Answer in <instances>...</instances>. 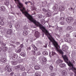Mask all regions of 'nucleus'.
<instances>
[{"instance_id":"obj_12","label":"nucleus","mask_w":76,"mask_h":76,"mask_svg":"<svg viewBox=\"0 0 76 76\" xmlns=\"http://www.w3.org/2000/svg\"><path fill=\"white\" fill-rule=\"evenodd\" d=\"M63 62V60L60 59H58L57 61H56V63L57 64H58L60 63H62Z\"/></svg>"},{"instance_id":"obj_21","label":"nucleus","mask_w":76,"mask_h":76,"mask_svg":"<svg viewBox=\"0 0 76 76\" xmlns=\"http://www.w3.org/2000/svg\"><path fill=\"white\" fill-rule=\"evenodd\" d=\"M11 63L13 64V65H15V64H17L16 62L15 61H12Z\"/></svg>"},{"instance_id":"obj_41","label":"nucleus","mask_w":76,"mask_h":76,"mask_svg":"<svg viewBox=\"0 0 76 76\" xmlns=\"http://www.w3.org/2000/svg\"><path fill=\"white\" fill-rule=\"evenodd\" d=\"M60 19L61 20H64L65 19L64 18V17H61L60 18Z\"/></svg>"},{"instance_id":"obj_15","label":"nucleus","mask_w":76,"mask_h":76,"mask_svg":"<svg viewBox=\"0 0 76 76\" xmlns=\"http://www.w3.org/2000/svg\"><path fill=\"white\" fill-rule=\"evenodd\" d=\"M62 74L63 75H66L67 72L65 70H63L62 72Z\"/></svg>"},{"instance_id":"obj_25","label":"nucleus","mask_w":76,"mask_h":76,"mask_svg":"<svg viewBox=\"0 0 76 76\" xmlns=\"http://www.w3.org/2000/svg\"><path fill=\"white\" fill-rule=\"evenodd\" d=\"M7 71L8 72H11L12 71V69L10 68H9V69H8Z\"/></svg>"},{"instance_id":"obj_39","label":"nucleus","mask_w":76,"mask_h":76,"mask_svg":"<svg viewBox=\"0 0 76 76\" xmlns=\"http://www.w3.org/2000/svg\"><path fill=\"white\" fill-rule=\"evenodd\" d=\"M21 70L22 71H24V70H25V68L24 67H23L22 68H21Z\"/></svg>"},{"instance_id":"obj_19","label":"nucleus","mask_w":76,"mask_h":76,"mask_svg":"<svg viewBox=\"0 0 76 76\" xmlns=\"http://www.w3.org/2000/svg\"><path fill=\"white\" fill-rule=\"evenodd\" d=\"M53 66H52L51 65L49 66V68L51 70V72H53Z\"/></svg>"},{"instance_id":"obj_43","label":"nucleus","mask_w":76,"mask_h":76,"mask_svg":"<svg viewBox=\"0 0 76 76\" xmlns=\"http://www.w3.org/2000/svg\"><path fill=\"white\" fill-rule=\"evenodd\" d=\"M0 72L1 73H2V72H3V69L2 68L0 67Z\"/></svg>"},{"instance_id":"obj_52","label":"nucleus","mask_w":76,"mask_h":76,"mask_svg":"<svg viewBox=\"0 0 76 76\" xmlns=\"http://www.w3.org/2000/svg\"><path fill=\"white\" fill-rule=\"evenodd\" d=\"M42 17V15H41L39 16V18H41Z\"/></svg>"},{"instance_id":"obj_24","label":"nucleus","mask_w":76,"mask_h":76,"mask_svg":"<svg viewBox=\"0 0 76 76\" xmlns=\"http://www.w3.org/2000/svg\"><path fill=\"white\" fill-rule=\"evenodd\" d=\"M47 4V2L46 1H45L42 3V4L43 6H45Z\"/></svg>"},{"instance_id":"obj_37","label":"nucleus","mask_w":76,"mask_h":76,"mask_svg":"<svg viewBox=\"0 0 76 76\" xmlns=\"http://www.w3.org/2000/svg\"><path fill=\"white\" fill-rule=\"evenodd\" d=\"M28 26H25L24 27V29H28Z\"/></svg>"},{"instance_id":"obj_28","label":"nucleus","mask_w":76,"mask_h":76,"mask_svg":"<svg viewBox=\"0 0 76 76\" xmlns=\"http://www.w3.org/2000/svg\"><path fill=\"white\" fill-rule=\"evenodd\" d=\"M55 54H56V53L55 52V51H52V56H54Z\"/></svg>"},{"instance_id":"obj_29","label":"nucleus","mask_w":76,"mask_h":76,"mask_svg":"<svg viewBox=\"0 0 76 76\" xmlns=\"http://www.w3.org/2000/svg\"><path fill=\"white\" fill-rule=\"evenodd\" d=\"M20 55L23 57H25V53H20Z\"/></svg>"},{"instance_id":"obj_49","label":"nucleus","mask_w":76,"mask_h":76,"mask_svg":"<svg viewBox=\"0 0 76 76\" xmlns=\"http://www.w3.org/2000/svg\"><path fill=\"white\" fill-rule=\"evenodd\" d=\"M16 44H17V45H19L20 44V42H16Z\"/></svg>"},{"instance_id":"obj_34","label":"nucleus","mask_w":76,"mask_h":76,"mask_svg":"<svg viewBox=\"0 0 76 76\" xmlns=\"http://www.w3.org/2000/svg\"><path fill=\"white\" fill-rule=\"evenodd\" d=\"M10 67L8 65H7L6 66V67H5V70H7Z\"/></svg>"},{"instance_id":"obj_23","label":"nucleus","mask_w":76,"mask_h":76,"mask_svg":"<svg viewBox=\"0 0 76 76\" xmlns=\"http://www.w3.org/2000/svg\"><path fill=\"white\" fill-rule=\"evenodd\" d=\"M7 50V48L6 47H4V48H3L2 49V51H4V52L6 51Z\"/></svg>"},{"instance_id":"obj_27","label":"nucleus","mask_w":76,"mask_h":76,"mask_svg":"<svg viewBox=\"0 0 76 76\" xmlns=\"http://www.w3.org/2000/svg\"><path fill=\"white\" fill-rule=\"evenodd\" d=\"M42 60L43 62H45L47 61V59L45 58H42Z\"/></svg>"},{"instance_id":"obj_57","label":"nucleus","mask_w":76,"mask_h":76,"mask_svg":"<svg viewBox=\"0 0 76 76\" xmlns=\"http://www.w3.org/2000/svg\"><path fill=\"white\" fill-rule=\"evenodd\" d=\"M3 43V42L2 41H0V44H2Z\"/></svg>"},{"instance_id":"obj_26","label":"nucleus","mask_w":76,"mask_h":76,"mask_svg":"<svg viewBox=\"0 0 76 76\" xmlns=\"http://www.w3.org/2000/svg\"><path fill=\"white\" fill-rule=\"evenodd\" d=\"M15 27L16 28H19V25L18 24H15Z\"/></svg>"},{"instance_id":"obj_50","label":"nucleus","mask_w":76,"mask_h":76,"mask_svg":"<svg viewBox=\"0 0 76 76\" xmlns=\"http://www.w3.org/2000/svg\"><path fill=\"white\" fill-rule=\"evenodd\" d=\"M13 74H14V72H12L10 73V75H13Z\"/></svg>"},{"instance_id":"obj_56","label":"nucleus","mask_w":76,"mask_h":76,"mask_svg":"<svg viewBox=\"0 0 76 76\" xmlns=\"http://www.w3.org/2000/svg\"><path fill=\"white\" fill-rule=\"evenodd\" d=\"M20 40H23L24 39L23 38H22V37H21L20 38Z\"/></svg>"},{"instance_id":"obj_46","label":"nucleus","mask_w":76,"mask_h":76,"mask_svg":"<svg viewBox=\"0 0 76 76\" xmlns=\"http://www.w3.org/2000/svg\"><path fill=\"white\" fill-rule=\"evenodd\" d=\"M60 23V24H61V25H64V22L63 21H62Z\"/></svg>"},{"instance_id":"obj_61","label":"nucleus","mask_w":76,"mask_h":76,"mask_svg":"<svg viewBox=\"0 0 76 76\" xmlns=\"http://www.w3.org/2000/svg\"><path fill=\"white\" fill-rule=\"evenodd\" d=\"M11 16L10 15H9L8 16V18L9 19H10V18H11Z\"/></svg>"},{"instance_id":"obj_22","label":"nucleus","mask_w":76,"mask_h":76,"mask_svg":"<svg viewBox=\"0 0 76 76\" xmlns=\"http://www.w3.org/2000/svg\"><path fill=\"white\" fill-rule=\"evenodd\" d=\"M4 4L7 7H8V6H9V1H6V3H4Z\"/></svg>"},{"instance_id":"obj_4","label":"nucleus","mask_w":76,"mask_h":76,"mask_svg":"<svg viewBox=\"0 0 76 76\" xmlns=\"http://www.w3.org/2000/svg\"><path fill=\"white\" fill-rule=\"evenodd\" d=\"M66 20L68 23H70V22H73L74 19L72 18L68 17L66 19Z\"/></svg>"},{"instance_id":"obj_33","label":"nucleus","mask_w":76,"mask_h":76,"mask_svg":"<svg viewBox=\"0 0 76 76\" xmlns=\"http://www.w3.org/2000/svg\"><path fill=\"white\" fill-rule=\"evenodd\" d=\"M33 48H34V50H36V51H37V50H38V49H37V47H35L34 45H33Z\"/></svg>"},{"instance_id":"obj_38","label":"nucleus","mask_w":76,"mask_h":76,"mask_svg":"<svg viewBox=\"0 0 76 76\" xmlns=\"http://www.w3.org/2000/svg\"><path fill=\"white\" fill-rule=\"evenodd\" d=\"M35 76H40V75H39V74L37 73H35Z\"/></svg>"},{"instance_id":"obj_42","label":"nucleus","mask_w":76,"mask_h":76,"mask_svg":"<svg viewBox=\"0 0 76 76\" xmlns=\"http://www.w3.org/2000/svg\"><path fill=\"white\" fill-rule=\"evenodd\" d=\"M47 15H48V16H50L51 15V13H50V12H48Z\"/></svg>"},{"instance_id":"obj_45","label":"nucleus","mask_w":76,"mask_h":76,"mask_svg":"<svg viewBox=\"0 0 76 76\" xmlns=\"http://www.w3.org/2000/svg\"><path fill=\"white\" fill-rule=\"evenodd\" d=\"M72 41V40L71 39H69V40H68V42H71Z\"/></svg>"},{"instance_id":"obj_59","label":"nucleus","mask_w":76,"mask_h":76,"mask_svg":"<svg viewBox=\"0 0 76 76\" xmlns=\"http://www.w3.org/2000/svg\"><path fill=\"white\" fill-rule=\"evenodd\" d=\"M2 50V48H1L0 47V52Z\"/></svg>"},{"instance_id":"obj_3","label":"nucleus","mask_w":76,"mask_h":76,"mask_svg":"<svg viewBox=\"0 0 76 76\" xmlns=\"http://www.w3.org/2000/svg\"><path fill=\"white\" fill-rule=\"evenodd\" d=\"M62 57L65 63L67 64L68 66L70 67H71V70H74V72L75 75H76V69L73 67V65L75 64V62L73 60H72L71 62L69 61L68 58L67 57V56H66V55H65L64 56H62Z\"/></svg>"},{"instance_id":"obj_47","label":"nucleus","mask_w":76,"mask_h":76,"mask_svg":"<svg viewBox=\"0 0 76 76\" xmlns=\"http://www.w3.org/2000/svg\"><path fill=\"white\" fill-rule=\"evenodd\" d=\"M4 18H1L0 19V21H3V20H4Z\"/></svg>"},{"instance_id":"obj_20","label":"nucleus","mask_w":76,"mask_h":76,"mask_svg":"<svg viewBox=\"0 0 76 76\" xmlns=\"http://www.w3.org/2000/svg\"><path fill=\"white\" fill-rule=\"evenodd\" d=\"M26 72H24L21 74L22 76H26Z\"/></svg>"},{"instance_id":"obj_63","label":"nucleus","mask_w":76,"mask_h":76,"mask_svg":"<svg viewBox=\"0 0 76 76\" xmlns=\"http://www.w3.org/2000/svg\"><path fill=\"white\" fill-rule=\"evenodd\" d=\"M28 2H26L25 3V4H28Z\"/></svg>"},{"instance_id":"obj_9","label":"nucleus","mask_w":76,"mask_h":76,"mask_svg":"<svg viewBox=\"0 0 76 76\" xmlns=\"http://www.w3.org/2000/svg\"><path fill=\"white\" fill-rule=\"evenodd\" d=\"M65 46H66V45H63L62 47V48H63L62 50L63 51H66L68 49V47H67V46H66L64 48V47H65Z\"/></svg>"},{"instance_id":"obj_1","label":"nucleus","mask_w":76,"mask_h":76,"mask_svg":"<svg viewBox=\"0 0 76 76\" xmlns=\"http://www.w3.org/2000/svg\"><path fill=\"white\" fill-rule=\"evenodd\" d=\"M19 4L20 7L19 6V5H17V6L19 9H20V8H22V7L23 9H20V11H21V12H22L23 14H24L27 18L29 19V20H30V21L31 22H33V23L35 24L36 26H39V28H40V29L42 30V31L43 32H44L45 34L46 35H48V31L47 30L45 29V28L44 26H41L39 23L36 21V20L33 18L32 16L29 15V14L28 13V12L26 11L25 9L23 7V4H22L20 3H19Z\"/></svg>"},{"instance_id":"obj_8","label":"nucleus","mask_w":76,"mask_h":76,"mask_svg":"<svg viewBox=\"0 0 76 76\" xmlns=\"http://www.w3.org/2000/svg\"><path fill=\"white\" fill-rule=\"evenodd\" d=\"M35 35L36 38H39V32L37 31H36L35 32Z\"/></svg>"},{"instance_id":"obj_32","label":"nucleus","mask_w":76,"mask_h":76,"mask_svg":"<svg viewBox=\"0 0 76 76\" xmlns=\"http://www.w3.org/2000/svg\"><path fill=\"white\" fill-rule=\"evenodd\" d=\"M56 73L54 72H53L50 75L51 76H56Z\"/></svg>"},{"instance_id":"obj_11","label":"nucleus","mask_w":76,"mask_h":76,"mask_svg":"<svg viewBox=\"0 0 76 76\" xmlns=\"http://www.w3.org/2000/svg\"><path fill=\"white\" fill-rule=\"evenodd\" d=\"M5 9H6V8L4 6H1L0 7V10H1V11L4 12L5 11Z\"/></svg>"},{"instance_id":"obj_10","label":"nucleus","mask_w":76,"mask_h":76,"mask_svg":"<svg viewBox=\"0 0 76 76\" xmlns=\"http://www.w3.org/2000/svg\"><path fill=\"white\" fill-rule=\"evenodd\" d=\"M6 58H2L0 60V62L1 63H6Z\"/></svg>"},{"instance_id":"obj_16","label":"nucleus","mask_w":76,"mask_h":76,"mask_svg":"<svg viewBox=\"0 0 76 76\" xmlns=\"http://www.w3.org/2000/svg\"><path fill=\"white\" fill-rule=\"evenodd\" d=\"M23 35L24 36H26L28 35V32L26 30L24 31L23 32Z\"/></svg>"},{"instance_id":"obj_58","label":"nucleus","mask_w":76,"mask_h":76,"mask_svg":"<svg viewBox=\"0 0 76 76\" xmlns=\"http://www.w3.org/2000/svg\"><path fill=\"white\" fill-rule=\"evenodd\" d=\"M28 50H31V47H29L28 48Z\"/></svg>"},{"instance_id":"obj_7","label":"nucleus","mask_w":76,"mask_h":76,"mask_svg":"<svg viewBox=\"0 0 76 76\" xmlns=\"http://www.w3.org/2000/svg\"><path fill=\"white\" fill-rule=\"evenodd\" d=\"M7 33L9 35L12 34V29H10L7 30Z\"/></svg>"},{"instance_id":"obj_30","label":"nucleus","mask_w":76,"mask_h":76,"mask_svg":"<svg viewBox=\"0 0 76 76\" xmlns=\"http://www.w3.org/2000/svg\"><path fill=\"white\" fill-rule=\"evenodd\" d=\"M31 53L33 54V55H35V50H32L31 51Z\"/></svg>"},{"instance_id":"obj_53","label":"nucleus","mask_w":76,"mask_h":76,"mask_svg":"<svg viewBox=\"0 0 76 76\" xmlns=\"http://www.w3.org/2000/svg\"><path fill=\"white\" fill-rule=\"evenodd\" d=\"M2 45H4V46H6V44L5 43H3Z\"/></svg>"},{"instance_id":"obj_48","label":"nucleus","mask_w":76,"mask_h":76,"mask_svg":"<svg viewBox=\"0 0 76 76\" xmlns=\"http://www.w3.org/2000/svg\"><path fill=\"white\" fill-rule=\"evenodd\" d=\"M9 28H12V25H10L9 26Z\"/></svg>"},{"instance_id":"obj_54","label":"nucleus","mask_w":76,"mask_h":76,"mask_svg":"<svg viewBox=\"0 0 76 76\" xmlns=\"http://www.w3.org/2000/svg\"><path fill=\"white\" fill-rule=\"evenodd\" d=\"M71 11H72V10H75V9H73V8H71Z\"/></svg>"},{"instance_id":"obj_60","label":"nucleus","mask_w":76,"mask_h":76,"mask_svg":"<svg viewBox=\"0 0 76 76\" xmlns=\"http://www.w3.org/2000/svg\"><path fill=\"white\" fill-rule=\"evenodd\" d=\"M60 30H60V31H62V28H60Z\"/></svg>"},{"instance_id":"obj_18","label":"nucleus","mask_w":76,"mask_h":76,"mask_svg":"<svg viewBox=\"0 0 76 76\" xmlns=\"http://www.w3.org/2000/svg\"><path fill=\"white\" fill-rule=\"evenodd\" d=\"M16 68H17L18 69H21L22 68V66L21 65H19L16 66Z\"/></svg>"},{"instance_id":"obj_40","label":"nucleus","mask_w":76,"mask_h":76,"mask_svg":"<svg viewBox=\"0 0 76 76\" xmlns=\"http://www.w3.org/2000/svg\"><path fill=\"white\" fill-rule=\"evenodd\" d=\"M22 50V49L20 48V49H18V50H17L18 53H19L21 52Z\"/></svg>"},{"instance_id":"obj_17","label":"nucleus","mask_w":76,"mask_h":76,"mask_svg":"<svg viewBox=\"0 0 76 76\" xmlns=\"http://www.w3.org/2000/svg\"><path fill=\"white\" fill-rule=\"evenodd\" d=\"M73 29V28L72 27V26H68L67 28H66V30L67 31H69V30H72Z\"/></svg>"},{"instance_id":"obj_14","label":"nucleus","mask_w":76,"mask_h":76,"mask_svg":"<svg viewBox=\"0 0 76 76\" xmlns=\"http://www.w3.org/2000/svg\"><path fill=\"white\" fill-rule=\"evenodd\" d=\"M35 70H39L40 69V67L38 65H36L34 67Z\"/></svg>"},{"instance_id":"obj_62","label":"nucleus","mask_w":76,"mask_h":76,"mask_svg":"<svg viewBox=\"0 0 76 76\" xmlns=\"http://www.w3.org/2000/svg\"><path fill=\"white\" fill-rule=\"evenodd\" d=\"M30 3L31 5H32V4H33V3H32L31 1V3Z\"/></svg>"},{"instance_id":"obj_13","label":"nucleus","mask_w":76,"mask_h":76,"mask_svg":"<svg viewBox=\"0 0 76 76\" xmlns=\"http://www.w3.org/2000/svg\"><path fill=\"white\" fill-rule=\"evenodd\" d=\"M59 66L60 67L63 68L66 67V65L64 64L61 63L59 65Z\"/></svg>"},{"instance_id":"obj_36","label":"nucleus","mask_w":76,"mask_h":76,"mask_svg":"<svg viewBox=\"0 0 76 76\" xmlns=\"http://www.w3.org/2000/svg\"><path fill=\"white\" fill-rule=\"evenodd\" d=\"M28 72L29 73H32V69H29L28 70Z\"/></svg>"},{"instance_id":"obj_35","label":"nucleus","mask_w":76,"mask_h":76,"mask_svg":"<svg viewBox=\"0 0 76 76\" xmlns=\"http://www.w3.org/2000/svg\"><path fill=\"white\" fill-rule=\"evenodd\" d=\"M0 24H1V25H4V22H3V21H0Z\"/></svg>"},{"instance_id":"obj_51","label":"nucleus","mask_w":76,"mask_h":76,"mask_svg":"<svg viewBox=\"0 0 76 76\" xmlns=\"http://www.w3.org/2000/svg\"><path fill=\"white\" fill-rule=\"evenodd\" d=\"M20 47H21V48H22V47H23V44H21L20 45Z\"/></svg>"},{"instance_id":"obj_55","label":"nucleus","mask_w":76,"mask_h":76,"mask_svg":"<svg viewBox=\"0 0 76 76\" xmlns=\"http://www.w3.org/2000/svg\"><path fill=\"white\" fill-rule=\"evenodd\" d=\"M49 56L50 57H51V52H50L49 53Z\"/></svg>"},{"instance_id":"obj_6","label":"nucleus","mask_w":76,"mask_h":76,"mask_svg":"<svg viewBox=\"0 0 76 76\" xmlns=\"http://www.w3.org/2000/svg\"><path fill=\"white\" fill-rule=\"evenodd\" d=\"M64 6H60L59 8V10L60 12H62V11H64Z\"/></svg>"},{"instance_id":"obj_5","label":"nucleus","mask_w":76,"mask_h":76,"mask_svg":"<svg viewBox=\"0 0 76 76\" xmlns=\"http://www.w3.org/2000/svg\"><path fill=\"white\" fill-rule=\"evenodd\" d=\"M11 57H12V58L13 60H15V59H16V58H18V55L17 54H11Z\"/></svg>"},{"instance_id":"obj_2","label":"nucleus","mask_w":76,"mask_h":76,"mask_svg":"<svg viewBox=\"0 0 76 76\" xmlns=\"http://www.w3.org/2000/svg\"><path fill=\"white\" fill-rule=\"evenodd\" d=\"M48 38L49 39V40H50V41L49 42L50 44L51 42H52V44L56 48V51L58 52L59 54H61V55H62V57L63 56H64V55H63L64 54L63 52V51H62L61 49H60V47L58 45L57 42L55 40L52 38L51 37H48Z\"/></svg>"},{"instance_id":"obj_31","label":"nucleus","mask_w":76,"mask_h":76,"mask_svg":"<svg viewBox=\"0 0 76 76\" xmlns=\"http://www.w3.org/2000/svg\"><path fill=\"white\" fill-rule=\"evenodd\" d=\"M43 55L46 56L47 55H48V52H43Z\"/></svg>"},{"instance_id":"obj_64","label":"nucleus","mask_w":76,"mask_h":76,"mask_svg":"<svg viewBox=\"0 0 76 76\" xmlns=\"http://www.w3.org/2000/svg\"><path fill=\"white\" fill-rule=\"evenodd\" d=\"M28 3H31V1H28Z\"/></svg>"},{"instance_id":"obj_44","label":"nucleus","mask_w":76,"mask_h":76,"mask_svg":"<svg viewBox=\"0 0 76 76\" xmlns=\"http://www.w3.org/2000/svg\"><path fill=\"white\" fill-rule=\"evenodd\" d=\"M42 10L44 12H48L47 10H45V8H43L42 9Z\"/></svg>"}]
</instances>
